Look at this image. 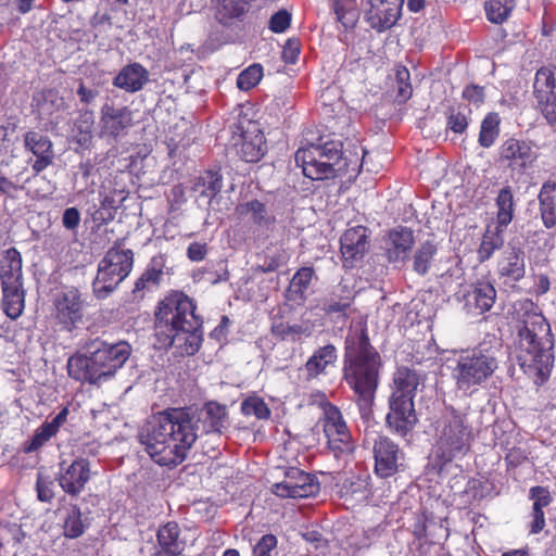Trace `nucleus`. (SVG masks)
<instances>
[{
    "label": "nucleus",
    "mask_w": 556,
    "mask_h": 556,
    "mask_svg": "<svg viewBox=\"0 0 556 556\" xmlns=\"http://www.w3.org/2000/svg\"><path fill=\"white\" fill-rule=\"evenodd\" d=\"M207 254V244L201 242H192L187 249V256L192 262H201Z\"/></svg>",
    "instance_id": "obj_58"
},
{
    "label": "nucleus",
    "mask_w": 556,
    "mask_h": 556,
    "mask_svg": "<svg viewBox=\"0 0 556 556\" xmlns=\"http://www.w3.org/2000/svg\"><path fill=\"white\" fill-rule=\"evenodd\" d=\"M415 242L413 230L399 227L391 230L386 239V253L390 262H402L407 258Z\"/></svg>",
    "instance_id": "obj_22"
},
{
    "label": "nucleus",
    "mask_w": 556,
    "mask_h": 556,
    "mask_svg": "<svg viewBox=\"0 0 556 556\" xmlns=\"http://www.w3.org/2000/svg\"><path fill=\"white\" fill-rule=\"evenodd\" d=\"M277 545L275 535L266 534L261 538L253 548V556H271L270 551Z\"/></svg>",
    "instance_id": "obj_56"
},
{
    "label": "nucleus",
    "mask_w": 556,
    "mask_h": 556,
    "mask_svg": "<svg viewBox=\"0 0 556 556\" xmlns=\"http://www.w3.org/2000/svg\"><path fill=\"white\" fill-rule=\"evenodd\" d=\"M340 143L326 142L323 146L309 144L295 152V163L304 176L312 180L330 179L352 170L357 172V160L346 161L342 157Z\"/></svg>",
    "instance_id": "obj_6"
},
{
    "label": "nucleus",
    "mask_w": 556,
    "mask_h": 556,
    "mask_svg": "<svg viewBox=\"0 0 556 556\" xmlns=\"http://www.w3.org/2000/svg\"><path fill=\"white\" fill-rule=\"evenodd\" d=\"M56 484L54 481L45 477L41 472L38 473L37 479V492L38 498L42 502L50 501L54 495V489Z\"/></svg>",
    "instance_id": "obj_54"
},
{
    "label": "nucleus",
    "mask_w": 556,
    "mask_h": 556,
    "mask_svg": "<svg viewBox=\"0 0 556 556\" xmlns=\"http://www.w3.org/2000/svg\"><path fill=\"white\" fill-rule=\"evenodd\" d=\"M540 211L547 228L556 224V184L545 182L539 194Z\"/></svg>",
    "instance_id": "obj_34"
},
{
    "label": "nucleus",
    "mask_w": 556,
    "mask_h": 556,
    "mask_svg": "<svg viewBox=\"0 0 556 556\" xmlns=\"http://www.w3.org/2000/svg\"><path fill=\"white\" fill-rule=\"evenodd\" d=\"M52 316L60 325V329L70 330V302L65 293L62 298L55 299Z\"/></svg>",
    "instance_id": "obj_53"
},
{
    "label": "nucleus",
    "mask_w": 556,
    "mask_h": 556,
    "mask_svg": "<svg viewBox=\"0 0 556 556\" xmlns=\"http://www.w3.org/2000/svg\"><path fill=\"white\" fill-rule=\"evenodd\" d=\"M273 493L282 498H306L319 492L316 479L298 468L286 471L285 479L273 485Z\"/></svg>",
    "instance_id": "obj_10"
},
{
    "label": "nucleus",
    "mask_w": 556,
    "mask_h": 556,
    "mask_svg": "<svg viewBox=\"0 0 556 556\" xmlns=\"http://www.w3.org/2000/svg\"><path fill=\"white\" fill-rule=\"evenodd\" d=\"M507 3V1L488 0L484 5L488 20L495 24H501L507 20L514 8V4Z\"/></svg>",
    "instance_id": "obj_46"
},
{
    "label": "nucleus",
    "mask_w": 556,
    "mask_h": 556,
    "mask_svg": "<svg viewBox=\"0 0 556 556\" xmlns=\"http://www.w3.org/2000/svg\"><path fill=\"white\" fill-rule=\"evenodd\" d=\"M340 242L344 266L352 267L368 250L367 229L363 226L349 228Z\"/></svg>",
    "instance_id": "obj_17"
},
{
    "label": "nucleus",
    "mask_w": 556,
    "mask_h": 556,
    "mask_svg": "<svg viewBox=\"0 0 556 556\" xmlns=\"http://www.w3.org/2000/svg\"><path fill=\"white\" fill-rule=\"evenodd\" d=\"M89 478L90 470L84 459L72 463V495L79 492Z\"/></svg>",
    "instance_id": "obj_50"
},
{
    "label": "nucleus",
    "mask_w": 556,
    "mask_h": 556,
    "mask_svg": "<svg viewBox=\"0 0 556 556\" xmlns=\"http://www.w3.org/2000/svg\"><path fill=\"white\" fill-rule=\"evenodd\" d=\"M288 254L286 251L282 250H276L271 251L268 250L264 257V263L258 265V269L262 273H271L277 270L279 267L285 265L288 262Z\"/></svg>",
    "instance_id": "obj_52"
},
{
    "label": "nucleus",
    "mask_w": 556,
    "mask_h": 556,
    "mask_svg": "<svg viewBox=\"0 0 556 556\" xmlns=\"http://www.w3.org/2000/svg\"><path fill=\"white\" fill-rule=\"evenodd\" d=\"M165 265L166 260L164 255L159 254L153 256L141 276L136 280L134 293L156 289L163 280Z\"/></svg>",
    "instance_id": "obj_27"
},
{
    "label": "nucleus",
    "mask_w": 556,
    "mask_h": 556,
    "mask_svg": "<svg viewBox=\"0 0 556 556\" xmlns=\"http://www.w3.org/2000/svg\"><path fill=\"white\" fill-rule=\"evenodd\" d=\"M470 110L466 106L452 108L447 115V128L455 134H463L468 127Z\"/></svg>",
    "instance_id": "obj_49"
},
{
    "label": "nucleus",
    "mask_w": 556,
    "mask_h": 556,
    "mask_svg": "<svg viewBox=\"0 0 556 556\" xmlns=\"http://www.w3.org/2000/svg\"><path fill=\"white\" fill-rule=\"evenodd\" d=\"M241 412L244 416H254L257 419H268L271 412L263 399L249 396L241 403Z\"/></svg>",
    "instance_id": "obj_44"
},
{
    "label": "nucleus",
    "mask_w": 556,
    "mask_h": 556,
    "mask_svg": "<svg viewBox=\"0 0 556 556\" xmlns=\"http://www.w3.org/2000/svg\"><path fill=\"white\" fill-rule=\"evenodd\" d=\"M331 9L336 18L345 28L355 26L359 17L356 0H331Z\"/></svg>",
    "instance_id": "obj_38"
},
{
    "label": "nucleus",
    "mask_w": 556,
    "mask_h": 556,
    "mask_svg": "<svg viewBox=\"0 0 556 556\" xmlns=\"http://www.w3.org/2000/svg\"><path fill=\"white\" fill-rule=\"evenodd\" d=\"M471 431L465 415L450 408L438 421L435 442L432 448L437 463L442 467L464 456L470 447Z\"/></svg>",
    "instance_id": "obj_8"
},
{
    "label": "nucleus",
    "mask_w": 556,
    "mask_h": 556,
    "mask_svg": "<svg viewBox=\"0 0 556 556\" xmlns=\"http://www.w3.org/2000/svg\"><path fill=\"white\" fill-rule=\"evenodd\" d=\"M0 282L1 287L23 286L22 256L14 248L0 260Z\"/></svg>",
    "instance_id": "obj_23"
},
{
    "label": "nucleus",
    "mask_w": 556,
    "mask_h": 556,
    "mask_svg": "<svg viewBox=\"0 0 556 556\" xmlns=\"http://www.w3.org/2000/svg\"><path fill=\"white\" fill-rule=\"evenodd\" d=\"M241 212L250 214L253 222L260 226H268L274 220L268 214L266 205L258 200H252L242 204Z\"/></svg>",
    "instance_id": "obj_45"
},
{
    "label": "nucleus",
    "mask_w": 556,
    "mask_h": 556,
    "mask_svg": "<svg viewBox=\"0 0 556 556\" xmlns=\"http://www.w3.org/2000/svg\"><path fill=\"white\" fill-rule=\"evenodd\" d=\"M314 275L312 267H302L296 270L287 289L288 300L296 303L304 302Z\"/></svg>",
    "instance_id": "obj_31"
},
{
    "label": "nucleus",
    "mask_w": 556,
    "mask_h": 556,
    "mask_svg": "<svg viewBox=\"0 0 556 556\" xmlns=\"http://www.w3.org/2000/svg\"><path fill=\"white\" fill-rule=\"evenodd\" d=\"M101 123L108 135L117 137L132 125V111L128 106L106 103L101 109Z\"/></svg>",
    "instance_id": "obj_19"
},
{
    "label": "nucleus",
    "mask_w": 556,
    "mask_h": 556,
    "mask_svg": "<svg viewBox=\"0 0 556 556\" xmlns=\"http://www.w3.org/2000/svg\"><path fill=\"white\" fill-rule=\"evenodd\" d=\"M149 71L143 65L134 62L122 67L112 84L126 92L135 93L149 83Z\"/></svg>",
    "instance_id": "obj_20"
},
{
    "label": "nucleus",
    "mask_w": 556,
    "mask_h": 556,
    "mask_svg": "<svg viewBox=\"0 0 556 556\" xmlns=\"http://www.w3.org/2000/svg\"><path fill=\"white\" fill-rule=\"evenodd\" d=\"M67 408L64 407L51 422L42 425L38 428L25 451L30 453L41 447L53 434L56 433L61 424L65 422Z\"/></svg>",
    "instance_id": "obj_36"
},
{
    "label": "nucleus",
    "mask_w": 556,
    "mask_h": 556,
    "mask_svg": "<svg viewBox=\"0 0 556 556\" xmlns=\"http://www.w3.org/2000/svg\"><path fill=\"white\" fill-rule=\"evenodd\" d=\"M223 188V177L218 172L206 170L195 178L193 182V191L211 202Z\"/></svg>",
    "instance_id": "obj_32"
},
{
    "label": "nucleus",
    "mask_w": 556,
    "mask_h": 556,
    "mask_svg": "<svg viewBox=\"0 0 556 556\" xmlns=\"http://www.w3.org/2000/svg\"><path fill=\"white\" fill-rule=\"evenodd\" d=\"M338 358L337 349L332 344L319 348L305 363L308 379L325 374L328 366L333 365Z\"/></svg>",
    "instance_id": "obj_30"
},
{
    "label": "nucleus",
    "mask_w": 556,
    "mask_h": 556,
    "mask_svg": "<svg viewBox=\"0 0 556 556\" xmlns=\"http://www.w3.org/2000/svg\"><path fill=\"white\" fill-rule=\"evenodd\" d=\"M75 515H77V520H72V528H71L72 539L81 535L85 528L87 527V525L85 522L86 519L85 520L81 519L80 510L79 509L76 510L75 508L72 507V517H74Z\"/></svg>",
    "instance_id": "obj_60"
},
{
    "label": "nucleus",
    "mask_w": 556,
    "mask_h": 556,
    "mask_svg": "<svg viewBox=\"0 0 556 556\" xmlns=\"http://www.w3.org/2000/svg\"><path fill=\"white\" fill-rule=\"evenodd\" d=\"M454 362L452 377L456 389L466 396L483 387L498 368L495 352L481 346L460 352Z\"/></svg>",
    "instance_id": "obj_7"
},
{
    "label": "nucleus",
    "mask_w": 556,
    "mask_h": 556,
    "mask_svg": "<svg viewBox=\"0 0 556 556\" xmlns=\"http://www.w3.org/2000/svg\"><path fill=\"white\" fill-rule=\"evenodd\" d=\"M346 495H351L356 501H364L367 498V490L364 488L363 482H353L346 489Z\"/></svg>",
    "instance_id": "obj_61"
},
{
    "label": "nucleus",
    "mask_w": 556,
    "mask_h": 556,
    "mask_svg": "<svg viewBox=\"0 0 556 556\" xmlns=\"http://www.w3.org/2000/svg\"><path fill=\"white\" fill-rule=\"evenodd\" d=\"M422 382L424 377L420 372L409 367H400L393 375L390 397L414 401L417 389Z\"/></svg>",
    "instance_id": "obj_21"
},
{
    "label": "nucleus",
    "mask_w": 556,
    "mask_h": 556,
    "mask_svg": "<svg viewBox=\"0 0 556 556\" xmlns=\"http://www.w3.org/2000/svg\"><path fill=\"white\" fill-rule=\"evenodd\" d=\"M25 146L36 156L52 155V144L47 137L38 132H27L25 136Z\"/></svg>",
    "instance_id": "obj_48"
},
{
    "label": "nucleus",
    "mask_w": 556,
    "mask_h": 556,
    "mask_svg": "<svg viewBox=\"0 0 556 556\" xmlns=\"http://www.w3.org/2000/svg\"><path fill=\"white\" fill-rule=\"evenodd\" d=\"M463 98L468 102L479 106L484 101L483 88L477 85L468 86L463 91Z\"/></svg>",
    "instance_id": "obj_57"
},
{
    "label": "nucleus",
    "mask_w": 556,
    "mask_h": 556,
    "mask_svg": "<svg viewBox=\"0 0 556 556\" xmlns=\"http://www.w3.org/2000/svg\"><path fill=\"white\" fill-rule=\"evenodd\" d=\"M2 308L11 319L18 318L25 305V291L23 286L1 287Z\"/></svg>",
    "instance_id": "obj_33"
},
{
    "label": "nucleus",
    "mask_w": 556,
    "mask_h": 556,
    "mask_svg": "<svg viewBox=\"0 0 556 556\" xmlns=\"http://www.w3.org/2000/svg\"><path fill=\"white\" fill-rule=\"evenodd\" d=\"M291 22V14L286 10L276 12L269 21V28L274 33H283Z\"/></svg>",
    "instance_id": "obj_55"
},
{
    "label": "nucleus",
    "mask_w": 556,
    "mask_h": 556,
    "mask_svg": "<svg viewBox=\"0 0 556 556\" xmlns=\"http://www.w3.org/2000/svg\"><path fill=\"white\" fill-rule=\"evenodd\" d=\"M253 0H212L215 18L223 25L240 21Z\"/></svg>",
    "instance_id": "obj_25"
},
{
    "label": "nucleus",
    "mask_w": 556,
    "mask_h": 556,
    "mask_svg": "<svg viewBox=\"0 0 556 556\" xmlns=\"http://www.w3.org/2000/svg\"><path fill=\"white\" fill-rule=\"evenodd\" d=\"M426 0H407V8L412 12H419L425 7Z\"/></svg>",
    "instance_id": "obj_64"
},
{
    "label": "nucleus",
    "mask_w": 556,
    "mask_h": 556,
    "mask_svg": "<svg viewBox=\"0 0 556 556\" xmlns=\"http://www.w3.org/2000/svg\"><path fill=\"white\" fill-rule=\"evenodd\" d=\"M77 96L81 105L78 109V117L75 119V126L79 130V136L76 141L79 146L86 147L90 143L92 138V128L94 124V108L96 101L99 97V90L93 87H86L80 84L77 89Z\"/></svg>",
    "instance_id": "obj_13"
},
{
    "label": "nucleus",
    "mask_w": 556,
    "mask_h": 556,
    "mask_svg": "<svg viewBox=\"0 0 556 556\" xmlns=\"http://www.w3.org/2000/svg\"><path fill=\"white\" fill-rule=\"evenodd\" d=\"M497 225L503 229L514 217V195L510 187L503 188L496 198Z\"/></svg>",
    "instance_id": "obj_39"
},
{
    "label": "nucleus",
    "mask_w": 556,
    "mask_h": 556,
    "mask_svg": "<svg viewBox=\"0 0 556 556\" xmlns=\"http://www.w3.org/2000/svg\"><path fill=\"white\" fill-rule=\"evenodd\" d=\"M365 20L369 26L381 33L396 24L401 17L404 0H368Z\"/></svg>",
    "instance_id": "obj_15"
},
{
    "label": "nucleus",
    "mask_w": 556,
    "mask_h": 556,
    "mask_svg": "<svg viewBox=\"0 0 556 556\" xmlns=\"http://www.w3.org/2000/svg\"><path fill=\"white\" fill-rule=\"evenodd\" d=\"M466 304L473 306L479 314L490 311L496 300V290L490 281L481 280L466 294Z\"/></svg>",
    "instance_id": "obj_26"
},
{
    "label": "nucleus",
    "mask_w": 556,
    "mask_h": 556,
    "mask_svg": "<svg viewBox=\"0 0 556 556\" xmlns=\"http://www.w3.org/2000/svg\"><path fill=\"white\" fill-rule=\"evenodd\" d=\"M299 53H300V49H299L298 45L292 40H288L287 43L285 45L283 51H282V58H283L285 62L291 63V64L294 63L298 59Z\"/></svg>",
    "instance_id": "obj_59"
},
{
    "label": "nucleus",
    "mask_w": 556,
    "mask_h": 556,
    "mask_svg": "<svg viewBox=\"0 0 556 556\" xmlns=\"http://www.w3.org/2000/svg\"><path fill=\"white\" fill-rule=\"evenodd\" d=\"M520 367L526 374L533 375L544 382L554 365V339L549 324L531 300H521L514 305Z\"/></svg>",
    "instance_id": "obj_3"
},
{
    "label": "nucleus",
    "mask_w": 556,
    "mask_h": 556,
    "mask_svg": "<svg viewBox=\"0 0 556 556\" xmlns=\"http://www.w3.org/2000/svg\"><path fill=\"white\" fill-rule=\"evenodd\" d=\"M13 188H15V186L12 181L4 176H0V193H7Z\"/></svg>",
    "instance_id": "obj_63"
},
{
    "label": "nucleus",
    "mask_w": 556,
    "mask_h": 556,
    "mask_svg": "<svg viewBox=\"0 0 556 556\" xmlns=\"http://www.w3.org/2000/svg\"><path fill=\"white\" fill-rule=\"evenodd\" d=\"M437 245L431 241L422 243L414 255L413 268L418 275H426L437 253Z\"/></svg>",
    "instance_id": "obj_42"
},
{
    "label": "nucleus",
    "mask_w": 556,
    "mask_h": 556,
    "mask_svg": "<svg viewBox=\"0 0 556 556\" xmlns=\"http://www.w3.org/2000/svg\"><path fill=\"white\" fill-rule=\"evenodd\" d=\"M533 92L538 108L548 124L556 123V67L540 68L534 78Z\"/></svg>",
    "instance_id": "obj_11"
},
{
    "label": "nucleus",
    "mask_w": 556,
    "mask_h": 556,
    "mask_svg": "<svg viewBox=\"0 0 556 556\" xmlns=\"http://www.w3.org/2000/svg\"><path fill=\"white\" fill-rule=\"evenodd\" d=\"M131 353V346L126 341L108 343L104 341L88 340L80 345L76 355H72V363L76 367L72 377L76 380L97 383L113 376Z\"/></svg>",
    "instance_id": "obj_5"
},
{
    "label": "nucleus",
    "mask_w": 556,
    "mask_h": 556,
    "mask_svg": "<svg viewBox=\"0 0 556 556\" xmlns=\"http://www.w3.org/2000/svg\"><path fill=\"white\" fill-rule=\"evenodd\" d=\"M353 292L348 286L339 285L323 300V309L326 313H342L350 307Z\"/></svg>",
    "instance_id": "obj_37"
},
{
    "label": "nucleus",
    "mask_w": 556,
    "mask_h": 556,
    "mask_svg": "<svg viewBox=\"0 0 556 556\" xmlns=\"http://www.w3.org/2000/svg\"><path fill=\"white\" fill-rule=\"evenodd\" d=\"M504 230L498 227H488L480 247L477 251L478 261L480 263H483L492 257L495 251L500 250L504 245Z\"/></svg>",
    "instance_id": "obj_35"
},
{
    "label": "nucleus",
    "mask_w": 556,
    "mask_h": 556,
    "mask_svg": "<svg viewBox=\"0 0 556 556\" xmlns=\"http://www.w3.org/2000/svg\"><path fill=\"white\" fill-rule=\"evenodd\" d=\"M525 271L523 252L515 248L506 249L498 262L500 275L511 281H519L525 276Z\"/></svg>",
    "instance_id": "obj_29"
},
{
    "label": "nucleus",
    "mask_w": 556,
    "mask_h": 556,
    "mask_svg": "<svg viewBox=\"0 0 556 556\" xmlns=\"http://www.w3.org/2000/svg\"><path fill=\"white\" fill-rule=\"evenodd\" d=\"M529 496L533 501L529 532L530 534H538L545 527V515L543 509L552 503V495L546 488L536 485L530 489Z\"/></svg>",
    "instance_id": "obj_24"
},
{
    "label": "nucleus",
    "mask_w": 556,
    "mask_h": 556,
    "mask_svg": "<svg viewBox=\"0 0 556 556\" xmlns=\"http://www.w3.org/2000/svg\"><path fill=\"white\" fill-rule=\"evenodd\" d=\"M395 83H396V100L400 103H404L412 97V93H413V88L409 83V72L407 68L402 67L396 71Z\"/></svg>",
    "instance_id": "obj_51"
},
{
    "label": "nucleus",
    "mask_w": 556,
    "mask_h": 556,
    "mask_svg": "<svg viewBox=\"0 0 556 556\" xmlns=\"http://www.w3.org/2000/svg\"><path fill=\"white\" fill-rule=\"evenodd\" d=\"M535 159L531 146L522 140L509 138L500 147V160L513 168H525Z\"/></svg>",
    "instance_id": "obj_18"
},
{
    "label": "nucleus",
    "mask_w": 556,
    "mask_h": 556,
    "mask_svg": "<svg viewBox=\"0 0 556 556\" xmlns=\"http://www.w3.org/2000/svg\"><path fill=\"white\" fill-rule=\"evenodd\" d=\"M240 154L248 163L260 161L265 154L264 136L262 134H256L253 138L243 136Z\"/></svg>",
    "instance_id": "obj_41"
},
{
    "label": "nucleus",
    "mask_w": 556,
    "mask_h": 556,
    "mask_svg": "<svg viewBox=\"0 0 556 556\" xmlns=\"http://www.w3.org/2000/svg\"><path fill=\"white\" fill-rule=\"evenodd\" d=\"M230 426L226 405L211 401L201 408H168L154 416L140 431L139 440L160 466L181 464L203 433L222 434Z\"/></svg>",
    "instance_id": "obj_1"
},
{
    "label": "nucleus",
    "mask_w": 556,
    "mask_h": 556,
    "mask_svg": "<svg viewBox=\"0 0 556 556\" xmlns=\"http://www.w3.org/2000/svg\"><path fill=\"white\" fill-rule=\"evenodd\" d=\"M52 155L37 156V160L33 164V168L36 173L43 170L51 162Z\"/></svg>",
    "instance_id": "obj_62"
},
{
    "label": "nucleus",
    "mask_w": 556,
    "mask_h": 556,
    "mask_svg": "<svg viewBox=\"0 0 556 556\" xmlns=\"http://www.w3.org/2000/svg\"><path fill=\"white\" fill-rule=\"evenodd\" d=\"M263 77V67L261 64H252L242 71L237 78V86L240 90L248 91L255 87Z\"/></svg>",
    "instance_id": "obj_47"
},
{
    "label": "nucleus",
    "mask_w": 556,
    "mask_h": 556,
    "mask_svg": "<svg viewBox=\"0 0 556 556\" xmlns=\"http://www.w3.org/2000/svg\"><path fill=\"white\" fill-rule=\"evenodd\" d=\"M271 332L274 336L281 340L296 341L301 336L308 337L311 334L308 326L303 324H289V323H276L271 326Z\"/></svg>",
    "instance_id": "obj_43"
},
{
    "label": "nucleus",
    "mask_w": 556,
    "mask_h": 556,
    "mask_svg": "<svg viewBox=\"0 0 556 556\" xmlns=\"http://www.w3.org/2000/svg\"><path fill=\"white\" fill-rule=\"evenodd\" d=\"M134 266V252L119 247L111 248L100 261L93 280V292L98 299L111 294L130 274Z\"/></svg>",
    "instance_id": "obj_9"
},
{
    "label": "nucleus",
    "mask_w": 556,
    "mask_h": 556,
    "mask_svg": "<svg viewBox=\"0 0 556 556\" xmlns=\"http://www.w3.org/2000/svg\"><path fill=\"white\" fill-rule=\"evenodd\" d=\"M380 367L381 357L370 344L365 329L350 330L345 339L343 378L354 391L363 418L371 414Z\"/></svg>",
    "instance_id": "obj_4"
},
{
    "label": "nucleus",
    "mask_w": 556,
    "mask_h": 556,
    "mask_svg": "<svg viewBox=\"0 0 556 556\" xmlns=\"http://www.w3.org/2000/svg\"><path fill=\"white\" fill-rule=\"evenodd\" d=\"M155 337L160 348L173 349L178 356L194 355L202 345V319L193 301L182 292L165 296L155 312Z\"/></svg>",
    "instance_id": "obj_2"
},
{
    "label": "nucleus",
    "mask_w": 556,
    "mask_h": 556,
    "mask_svg": "<svg viewBox=\"0 0 556 556\" xmlns=\"http://www.w3.org/2000/svg\"><path fill=\"white\" fill-rule=\"evenodd\" d=\"M501 118L497 113H489L482 121L479 134V143L483 148L494 144L500 135Z\"/></svg>",
    "instance_id": "obj_40"
},
{
    "label": "nucleus",
    "mask_w": 556,
    "mask_h": 556,
    "mask_svg": "<svg viewBox=\"0 0 556 556\" xmlns=\"http://www.w3.org/2000/svg\"><path fill=\"white\" fill-rule=\"evenodd\" d=\"M324 432L331 450L339 453L353 451V441L350 430L341 412L336 406L329 405L324 410Z\"/></svg>",
    "instance_id": "obj_12"
},
{
    "label": "nucleus",
    "mask_w": 556,
    "mask_h": 556,
    "mask_svg": "<svg viewBox=\"0 0 556 556\" xmlns=\"http://www.w3.org/2000/svg\"><path fill=\"white\" fill-rule=\"evenodd\" d=\"M160 551L156 556H178L185 548L179 540V527L176 522H168L157 531Z\"/></svg>",
    "instance_id": "obj_28"
},
{
    "label": "nucleus",
    "mask_w": 556,
    "mask_h": 556,
    "mask_svg": "<svg viewBox=\"0 0 556 556\" xmlns=\"http://www.w3.org/2000/svg\"><path fill=\"white\" fill-rule=\"evenodd\" d=\"M417 421L414 401L397 397L389 399V413L386 422L392 432L405 437L414 429Z\"/></svg>",
    "instance_id": "obj_16"
},
{
    "label": "nucleus",
    "mask_w": 556,
    "mask_h": 556,
    "mask_svg": "<svg viewBox=\"0 0 556 556\" xmlns=\"http://www.w3.org/2000/svg\"><path fill=\"white\" fill-rule=\"evenodd\" d=\"M372 453L377 476L389 478L397 472L403 460V453L390 438L378 435L374 440Z\"/></svg>",
    "instance_id": "obj_14"
}]
</instances>
